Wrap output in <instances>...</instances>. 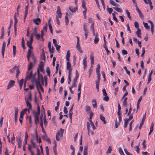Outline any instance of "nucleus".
<instances>
[{
  "instance_id": "obj_55",
  "label": "nucleus",
  "mask_w": 155,
  "mask_h": 155,
  "mask_svg": "<svg viewBox=\"0 0 155 155\" xmlns=\"http://www.w3.org/2000/svg\"><path fill=\"white\" fill-rule=\"evenodd\" d=\"M134 26L136 28L138 29V28H138V25L139 24L138 23L137 21H135L134 22Z\"/></svg>"
},
{
  "instance_id": "obj_46",
  "label": "nucleus",
  "mask_w": 155,
  "mask_h": 155,
  "mask_svg": "<svg viewBox=\"0 0 155 155\" xmlns=\"http://www.w3.org/2000/svg\"><path fill=\"white\" fill-rule=\"evenodd\" d=\"M33 67L32 63V62H30L28 65V70L31 69Z\"/></svg>"
},
{
  "instance_id": "obj_37",
  "label": "nucleus",
  "mask_w": 155,
  "mask_h": 155,
  "mask_svg": "<svg viewBox=\"0 0 155 155\" xmlns=\"http://www.w3.org/2000/svg\"><path fill=\"white\" fill-rule=\"evenodd\" d=\"M27 100H28L26 101V102L28 101L29 103V101H32L31 94V93H29V97L27 98Z\"/></svg>"
},
{
  "instance_id": "obj_36",
  "label": "nucleus",
  "mask_w": 155,
  "mask_h": 155,
  "mask_svg": "<svg viewBox=\"0 0 155 155\" xmlns=\"http://www.w3.org/2000/svg\"><path fill=\"white\" fill-rule=\"evenodd\" d=\"M46 71L47 73V75L48 76H50V71L49 67H48L47 68Z\"/></svg>"
},
{
  "instance_id": "obj_19",
  "label": "nucleus",
  "mask_w": 155,
  "mask_h": 155,
  "mask_svg": "<svg viewBox=\"0 0 155 155\" xmlns=\"http://www.w3.org/2000/svg\"><path fill=\"white\" fill-rule=\"evenodd\" d=\"M141 30L139 28H138L137 29V31L136 32V34L137 35L138 37L139 38H141Z\"/></svg>"
},
{
  "instance_id": "obj_24",
  "label": "nucleus",
  "mask_w": 155,
  "mask_h": 155,
  "mask_svg": "<svg viewBox=\"0 0 155 155\" xmlns=\"http://www.w3.org/2000/svg\"><path fill=\"white\" fill-rule=\"evenodd\" d=\"M90 124L88 122H87V129L88 130V135H89L90 132Z\"/></svg>"
},
{
  "instance_id": "obj_17",
  "label": "nucleus",
  "mask_w": 155,
  "mask_h": 155,
  "mask_svg": "<svg viewBox=\"0 0 155 155\" xmlns=\"http://www.w3.org/2000/svg\"><path fill=\"white\" fill-rule=\"evenodd\" d=\"M94 43L95 44H97V43L99 41V38H98V35L97 34H96L94 40Z\"/></svg>"
},
{
  "instance_id": "obj_15",
  "label": "nucleus",
  "mask_w": 155,
  "mask_h": 155,
  "mask_svg": "<svg viewBox=\"0 0 155 155\" xmlns=\"http://www.w3.org/2000/svg\"><path fill=\"white\" fill-rule=\"evenodd\" d=\"M92 105L94 108L97 107V103L95 99H94L92 101Z\"/></svg>"
},
{
  "instance_id": "obj_34",
  "label": "nucleus",
  "mask_w": 155,
  "mask_h": 155,
  "mask_svg": "<svg viewBox=\"0 0 155 155\" xmlns=\"http://www.w3.org/2000/svg\"><path fill=\"white\" fill-rule=\"evenodd\" d=\"M85 110L86 112L90 113L91 111V107L89 106H86L85 107Z\"/></svg>"
},
{
  "instance_id": "obj_28",
  "label": "nucleus",
  "mask_w": 155,
  "mask_h": 155,
  "mask_svg": "<svg viewBox=\"0 0 155 155\" xmlns=\"http://www.w3.org/2000/svg\"><path fill=\"white\" fill-rule=\"evenodd\" d=\"M15 116H18V109L17 107H15Z\"/></svg>"
},
{
  "instance_id": "obj_32",
  "label": "nucleus",
  "mask_w": 155,
  "mask_h": 155,
  "mask_svg": "<svg viewBox=\"0 0 155 155\" xmlns=\"http://www.w3.org/2000/svg\"><path fill=\"white\" fill-rule=\"evenodd\" d=\"M17 67L16 66H15L13 67V68L10 69L9 71V72L10 73H12L14 72V71H15L16 69L17 68Z\"/></svg>"
},
{
  "instance_id": "obj_44",
  "label": "nucleus",
  "mask_w": 155,
  "mask_h": 155,
  "mask_svg": "<svg viewBox=\"0 0 155 155\" xmlns=\"http://www.w3.org/2000/svg\"><path fill=\"white\" fill-rule=\"evenodd\" d=\"M45 150L46 155H50L49 153V148L48 146H46V147Z\"/></svg>"
},
{
  "instance_id": "obj_16",
  "label": "nucleus",
  "mask_w": 155,
  "mask_h": 155,
  "mask_svg": "<svg viewBox=\"0 0 155 155\" xmlns=\"http://www.w3.org/2000/svg\"><path fill=\"white\" fill-rule=\"evenodd\" d=\"M109 3L110 4L113 6H119V5L117 4L113 0H110Z\"/></svg>"
},
{
  "instance_id": "obj_51",
  "label": "nucleus",
  "mask_w": 155,
  "mask_h": 155,
  "mask_svg": "<svg viewBox=\"0 0 155 155\" xmlns=\"http://www.w3.org/2000/svg\"><path fill=\"white\" fill-rule=\"evenodd\" d=\"M142 99V97H140L138 100V102L137 103V108L138 109L139 107V104L140 103V102L141 101Z\"/></svg>"
},
{
  "instance_id": "obj_50",
  "label": "nucleus",
  "mask_w": 155,
  "mask_h": 155,
  "mask_svg": "<svg viewBox=\"0 0 155 155\" xmlns=\"http://www.w3.org/2000/svg\"><path fill=\"white\" fill-rule=\"evenodd\" d=\"M85 5H86L85 2L84 1H82V7L84 9H87L86 8Z\"/></svg>"
},
{
  "instance_id": "obj_64",
  "label": "nucleus",
  "mask_w": 155,
  "mask_h": 155,
  "mask_svg": "<svg viewBox=\"0 0 155 155\" xmlns=\"http://www.w3.org/2000/svg\"><path fill=\"white\" fill-rule=\"evenodd\" d=\"M35 36L36 38L38 40H39L40 38V35L39 34H37L35 35Z\"/></svg>"
},
{
  "instance_id": "obj_47",
  "label": "nucleus",
  "mask_w": 155,
  "mask_h": 155,
  "mask_svg": "<svg viewBox=\"0 0 155 155\" xmlns=\"http://www.w3.org/2000/svg\"><path fill=\"white\" fill-rule=\"evenodd\" d=\"M126 12L127 14L128 17L130 19H131V17L130 16V13L127 10H126Z\"/></svg>"
},
{
  "instance_id": "obj_57",
  "label": "nucleus",
  "mask_w": 155,
  "mask_h": 155,
  "mask_svg": "<svg viewBox=\"0 0 155 155\" xmlns=\"http://www.w3.org/2000/svg\"><path fill=\"white\" fill-rule=\"evenodd\" d=\"M56 144L53 147V150L54 152L55 155H57V152L56 150Z\"/></svg>"
},
{
  "instance_id": "obj_42",
  "label": "nucleus",
  "mask_w": 155,
  "mask_h": 155,
  "mask_svg": "<svg viewBox=\"0 0 155 155\" xmlns=\"http://www.w3.org/2000/svg\"><path fill=\"white\" fill-rule=\"evenodd\" d=\"M74 106V104H73L71 108L70 109V110L69 111V115H72L73 112H72V110Z\"/></svg>"
},
{
  "instance_id": "obj_35",
  "label": "nucleus",
  "mask_w": 155,
  "mask_h": 155,
  "mask_svg": "<svg viewBox=\"0 0 155 155\" xmlns=\"http://www.w3.org/2000/svg\"><path fill=\"white\" fill-rule=\"evenodd\" d=\"M44 63L43 62H41L39 65V68H44Z\"/></svg>"
},
{
  "instance_id": "obj_48",
  "label": "nucleus",
  "mask_w": 155,
  "mask_h": 155,
  "mask_svg": "<svg viewBox=\"0 0 155 155\" xmlns=\"http://www.w3.org/2000/svg\"><path fill=\"white\" fill-rule=\"evenodd\" d=\"M148 1V2H147L148 4L150 5L151 10L153 8V6H152L151 5L152 3V2H151V0H149Z\"/></svg>"
},
{
  "instance_id": "obj_1",
  "label": "nucleus",
  "mask_w": 155,
  "mask_h": 155,
  "mask_svg": "<svg viewBox=\"0 0 155 155\" xmlns=\"http://www.w3.org/2000/svg\"><path fill=\"white\" fill-rule=\"evenodd\" d=\"M26 104L28 107V112H29L30 110H31L33 114L34 115V120L36 124L39 123V116L40 114V107L38 104L37 106V112H35L34 110L32 109V106L30 103H29L28 101L26 102Z\"/></svg>"
},
{
  "instance_id": "obj_54",
  "label": "nucleus",
  "mask_w": 155,
  "mask_h": 155,
  "mask_svg": "<svg viewBox=\"0 0 155 155\" xmlns=\"http://www.w3.org/2000/svg\"><path fill=\"white\" fill-rule=\"evenodd\" d=\"M31 142L34 148H35L36 147L35 143L34 142V140L32 139L31 140Z\"/></svg>"
},
{
  "instance_id": "obj_27",
  "label": "nucleus",
  "mask_w": 155,
  "mask_h": 155,
  "mask_svg": "<svg viewBox=\"0 0 155 155\" xmlns=\"http://www.w3.org/2000/svg\"><path fill=\"white\" fill-rule=\"evenodd\" d=\"M25 42L24 41V38H22L21 41V47L23 48L24 49H25L26 47L25 45Z\"/></svg>"
},
{
  "instance_id": "obj_9",
  "label": "nucleus",
  "mask_w": 155,
  "mask_h": 155,
  "mask_svg": "<svg viewBox=\"0 0 155 155\" xmlns=\"http://www.w3.org/2000/svg\"><path fill=\"white\" fill-rule=\"evenodd\" d=\"M146 116V113H145V114L143 115V117L142 120L140 124V125L139 127V129H141L145 119V117Z\"/></svg>"
},
{
  "instance_id": "obj_60",
  "label": "nucleus",
  "mask_w": 155,
  "mask_h": 155,
  "mask_svg": "<svg viewBox=\"0 0 155 155\" xmlns=\"http://www.w3.org/2000/svg\"><path fill=\"white\" fill-rule=\"evenodd\" d=\"M103 100L106 101H107L109 100L108 97L106 96H105L103 98Z\"/></svg>"
},
{
  "instance_id": "obj_40",
  "label": "nucleus",
  "mask_w": 155,
  "mask_h": 155,
  "mask_svg": "<svg viewBox=\"0 0 155 155\" xmlns=\"http://www.w3.org/2000/svg\"><path fill=\"white\" fill-rule=\"evenodd\" d=\"M67 70H69L70 68L71 67V65L70 63L69 62V61H68L67 63Z\"/></svg>"
},
{
  "instance_id": "obj_30",
  "label": "nucleus",
  "mask_w": 155,
  "mask_h": 155,
  "mask_svg": "<svg viewBox=\"0 0 155 155\" xmlns=\"http://www.w3.org/2000/svg\"><path fill=\"white\" fill-rule=\"evenodd\" d=\"M24 115L22 114H20V117L19 118V120L21 124L22 123V119Z\"/></svg>"
},
{
  "instance_id": "obj_26",
  "label": "nucleus",
  "mask_w": 155,
  "mask_h": 155,
  "mask_svg": "<svg viewBox=\"0 0 155 155\" xmlns=\"http://www.w3.org/2000/svg\"><path fill=\"white\" fill-rule=\"evenodd\" d=\"M113 9L117 12H122V11L121 9L118 7H114Z\"/></svg>"
},
{
  "instance_id": "obj_53",
  "label": "nucleus",
  "mask_w": 155,
  "mask_h": 155,
  "mask_svg": "<svg viewBox=\"0 0 155 155\" xmlns=\"http://www.w3.org/2000/svg\"><path fill=\"white\" fill-rule=\"evenodd\" d=\"M41 58L44 60V61H45V53L44 52H43L42 53L41 56Z\"/></svg>"
},
{
  "instance_id": "obj_49",
  "label": "nucleus",
  "mask_w": 155,
  "mask_h": 155,
  "mask_svg": "<svg viewBox=\"0 0 155 155\" xmlns=\"http://www.w3.org/2000/svg\"><path fill=\"white\" fill-rule=\"evenodd\" d=\"M15 139V136H13L11 138V143L12 144L15 145V142L14 141Z\"/></svg>"
},
{
  "instance_id": "obj_56",
  "label": "nucleus",
  "mask_w": 155,
  "mask_h": 155,
  "mask_svg": "<svg viewBox=\"0 0 155 155\" xmlns=\"http://www.w3.org/2000/svg\"><path fill=\"white\" fill-rule=\"evenodd\" d=\"M154 25L151 26V31L152 32V35L153 34L154 30Z\"/></svg>"
},
{
  "instance_id": "obj_4",
  "label": "nucleus",
  "mask_w": 155,
  "mask_h": 155,
  "mask_svg": "<svg viewBox=\"0 0 155 155\" xmlns=\"http://www.w3.org/2000/svg\"><path fill=\"white\" fill-rule=\"evenodd\" d=\"M37 73L38 74V79L40 80L41 79V81L43 84H44V81L43 79V75H40L39 68H38L37 70Z\"/></svg>"
},
{
  "instance_id": "obj_11",
  "label": "nucleus",
  "mask_w": 155,
  "mask_h": 155,
  "mask_svg": "<svg viewBox=\"0 0 155 155\" xmlns=\"http://www.w3.org/2000/svg\"><path fill=\"white\" fill-rule=\"evenodd\" d=\"M83 64L84 65V70H85L87 67L86 57H85L83 60Z\"/></svg>"
},
{
  "instance_id": "obj_52",
  "label": "nucleus",
  "mask_w": 155,
  "mask_h": 155,
  "mask_svg": "<svg viewBox=\"0 0 155 155\" xmlns=\"http://www.w3.org/2000/svg\"><path fill=\"white\" fill-rule=\"evenodd\" d=\"M119 123L118 122H117V120L116 119L115 122V128H117L119 127Z\"/></svg>"
},
{
  "instance_id": "obj_39",
  "label": "nucleus",
  "mask_w": 155,
  "mask_h": 155,
  "mask_svg": "<svg viewBox=\"0 0 155 155\" xmlns=\"http://www.w3.org/2000/svg\"><path fill=\"white\" fill-rule=\"evenodd\" d=\"M107 10L110 14H111L113 11V10L111 8H109L108 7L107 8Z\"/></svg>"
},
{
  "instance_id": "obj_20",
  "label": "nucleus",
  "mask_w": 155,
  "mask_h": 155,
  "mask_svg": "<svg viewBox=\"0 0 155 155\" xmlns=\"http://www.w3.org/2000/svg\"><path fill=\"white\" fill-rule=\"evenodd\" d=\"M127 97H126L124 98V101H123V106L124 107H127Z\"/></svg>"
},
{
  "instance_id": "obj_13",
  "label": "nucleus",
  "mask_w": 155,
  "mask_h": 155,
  "mask_svg": "<svg viewBox=\"0 0 155 155\" xmlns=\"http://www.w3.org/2000/svg\"><path fill=\"white\" fill-rule=\"evenodd\" d=\"M35 83H36V85L37 87V88L38 89V87H39L41 85L40 83V81H41V79H40V80L39 79H38V80H37V81L36 80V79H35Z\"/></svg>"
},
{
  "instance_id": "obj_25",
  "label": "nucleus",
  "mask_w": 155,
  "mask_h": 155,
  "mask_svg": "<svg viewBox=\"0 0 155 155\" xmlns=\"http://www.w3.org/2000/svg\"><path fill=\"white\" fill-rule=\"evenodd\" d=\"M100 118L102 121L104 122V124H105L106 123L105 117L101 114L100 115Z\"/></svg>"
},
{
  "instance_id": "obj_10",
  "label": "nucleus",
  "mask_w": 155,
  "mask_h": 155,
  "mask_svg": "<svg viewBox=\"0 0 155 155\" xmlns=\"http://www.w3.org/2000/svg\"><path fill=\"white\" fill-rule=\"evenodd\" d=\"M42 138L44 140L47 141L49 143H51V142L50 139L48 137L46 134H45L43 135L42 137Z\"/></svg>"
},
{
  "instance_id": "obj_63",
  "label": "nucleus",
  "mask_w": 155,
  "mask_h": 155,
  "mask_svg": "<svg viewBox=\"0 0 155 155\" xmlns=\"http://www.w3.org/2000/svg\"><path fill=\"white\" fill-rule=\"evenodd\" d=\"M27 111V109H23L22 110L20 114H23V115H24L25 113Z\"/></svg>"
},
{
  "instance_id": "obj_29",
  "label": "nucleus",
  "mask_w": 155,
  "mask_h": 155,
  "mask_svg": "<svg viewBox=\"0 0 155 155\" xmlns=\"http://www.w3.org/2000/svg\"><path fill=\"white\" fill-rule=\"evenodd\" d=\"M27 45L30 48H32V43H31V42H29L28 41H27Z\"/></svg>"
},
{
  "instance_id": "obj_23",
  "label": "nucleus",
  "mask_w": 155,
  "mask_h": 155,
  "mask_svg": "<svg viewBox=\"0 0 155 155\" xmlns=\"http://www.w3.org/2000/svg\"><path fill=\"white\" fill-rule=\"evenodd\" d=\"M83 155H87V147L85 146L84 150Z\"/></svg>"
},
{
  "instance_id": "obj_41",
  "label": "nucleus",
  "mask_w": 155,
  "mask_h": 155,
  "mask_svg": "<svg viewBox=\"0 0 155 155\" xmlns=\"http://www.w3.org/2000/svg\"><path fill=\"white\" fill-rule=\"evenodd\" d=\"M139 143L138 145V146H137L135 147V149L137 153H139V150L140 149L139 148Z\"/></svg>"
},
{
  "instance_id": "obj_45",
  "label": "nucleus",
  "mask_w": 155,
  "mask_h": 155,
  "mask_svg": "<svg viewBox=\"0 0 155 155\" xmlns=\"http://www.w3.org/2000/svg\"><path fill=\"white\" fill-rule=\"evenodd\" d=\"M112 150L111 147V146H109L108 150L107 151V153H111Z\"/></svg>"
},
{
  "instance_id": "obj_33",
  "label": "nucleus",
  "mask_w": 155,
  "mask_h": 155,
  "mask_svg": "<svg viewBox=\"0 0 155 155\" xmlns=\"http://www.w3.org/2000/svg\"><path fill=\"white\" fill-rule=\"evenodd\" d=\"M118 151L120 155H125L121 147L119 148Z\"/></svg>"
},
{
  "instance_id": "obj_21",
  "label": "nucleus",
  "mask_w": 155,
  "mask_h": 155,
  "mask_svg": "<svg viewBox=\"0 0 155 155\" xmlns=\"http://www.w3.org/2000/svg\"><path fill=\"white\" fill-rule=\"evenodd\" d=\"M24 81V80L23 79H21L19 82V87L20 89H21L22 87V85L23 84Z\"/></svg>"
},
{
  "instance_id": "obj_8",
  "label": "nucleus",
  "mask_w": 155,
  "mask_h": 155,
  "mask_svg": "<svg viewBox=\"0 0 155 155\" xmlns=\"http://www.w3.org/2000/svg\"><path fill=\"white\" fill-rule=\"evenodd\" d=\"M33 21L36 25H38L41 22V20L40 18H37L36 19H34Z\"/></svg>"
},
{
  "instance_id": "obj_43",
  "label": "nucleus",
  "mask_w": 155,
  "mask_h": 155,
  "mask_svg": "<svg viewBox=\"0 0 155 155\" xmlns=\"http://www.w3.org/2000/svg\"><path fill=\"white\" fill-rule=\"evenodd\" d=\"M28 137V135L27 132H26L25 134V137L24 139V141L25 142L27 143V140Z\"/></svg>"
},
{
  "instance_id": "obj_3",
  "label": "nucleus",
  "mask_w": 155,
  "mask_h": 155,
  "mask_svg": "<svg viewBox=\"0 0 155 155\" xmlns=\"http://www.w3.org/2000/svg\"><path fill=\"white\" fill-rule=\"evenodd\" d=\"M83 30L84 32V35L85 36V39H87V36L88 35L89 32L87 31V26L84 25L83 26Z\"/></svg>"
},
{
  "instance_id": "obj_18",
  "label": "nucleus",
  "mask_w": 155,
  "mask_h": 155,
  "mask_svg": "<svg viewBox=\"0 0 155 155\" xmlns=\"http://www.w3.org/2000/svg\"><path fill=\"white\" fill-rule=\"evenodd\" d=\"M90 59L91 60V67L92 68L93 67V65L94 64V57L93 55H91L90 57Z\"/></svg>"
},
{
  "instance_id": "obj_7",
  "label": "nucleus",
  "mask_w": 155,
  "mask_h": 155,
  "mask_svg": "<svg viewBox=\"0 0 155 155\" xmlns=\"http://www.w3.org/2000/svg\"><path fill=\"white\" fill-rule=\"evenodd\" d=\"M56 13L58 15L59 18H61L62 17L61 13V9L59 6L57 7V11H56Z\"/></svg>"
},
{
  "instance_id": "obj_59",
  "label": "nucleus",
  "mask_w": 155,
  "mask_h": 155,
  "mask_svg": "<svg viewBox=\"0 0 155 155\" xmlns=\"http://www.w3.org/2000/svg\"><path fill=\"white\" fill-rule=\"evenodd\" d=\"M55 45V47H56V50L58 51H59L60 49L61 46L59 45Z\"/></svg>"
},
{
  "instance_id": "obj_2",
  "label": "nucleus",
  "mask_w": 155,
  "mask_h": 155,
  "mask_svg": "<svg viewBox=\"0 0 155 155\" xmlns=\"http://www.w3.org/2000/svg\"><path fill=\"white\" fill-rule=\"evenodd\" d=\"M64 131V130L61 128L57 131L56 135V139L57 141L60 140V137H62Z\"/></svg>"
},
{
  "instance_id": "obj_6",
  "label": "nucleus",
  "mask_w": 155,
  "mask_h": 155,
  "mask_svg": "<svg viewBox=\"0 0 155 155\" xmlns=\"http://www.w3.org/2000/svg\"><path fill=\"white\" fill-rule=\"evenodd\" d=\"M15 81H14L11 80L7 86V89H9L10 88L13 87L15 84Z\"/></svg>"
},
{
  "instance_id": "obj_12",
  "label": "nucleus",
  "mask_w": 155,
  "mask_h": 155,
  "mask_svg": "<svg viewBox=\"0 0 155 155\" xmlns=\"http://www.w3.org/2000/svg\"><path fill=\"white\" fill-rule=\"evenodd\" d=\"M76 48L81 53H83V51L81 49L80 45L78 42L77 43Z\"/></svg>"
},
{
  "instance_id": "obj_22",
  "label": "nucleus",
  "mask_w": 155,
  "mask_h": 155,
  "mask_svg": "<svg viewBox=\"0 0 155 155\" xmlns=\"http://www.w3.org/2000/svg\"><path fill=\"white\" fill-rule=\"evenodd\" d=\"M70 53L69 52V51H67V54H66V60L67 61H69V60H69V58L70 57Z\"/></svg>"
},
{
  "instance_id": "obj_14",
  "label": "nucleus",
  "mask_w": 155,
  "mask_h": 155,
  "mask_svg": "<svg viewBox=\"0 0 155 155\" xmlns=\"http://www.w3.org/2000/svg\"><path fill=\"white\" fill-rule=\"evenodd\" d=\"M69 9L71 12H74L77 10L78 8L77 7V6H76V7L73 8L72 7H69Z\"/></svg>"
},
{
  "instance_id": "obj_61",
  "label": "nucleus",
  "mask_w": 155,
  "mask_h": 155,
  "mask_svg": "<svg viewBox=\"0 0 155 155\" xmlns=\"http://www.w3.org/2000/svg\"><path fill=\"white\" fill-rule=\"evenodd\" d=\"M49 51L51 53H54V48L53 47L51 48V49H49Z\"/></svg>"
},
{
  "instance_id": "obj_58",
  "label": "nucleus",
  "mask_w": 155,
  "mask_h": 155,
  "mask_svg": "<svg viewBox=\"0 0 155 155\" xmlns=\"http://www.w3.org/2000/svg\"><path fill=\"white\" fill-rule=\"evenodd\" d=\"M124 151L127 155H132L126 149H124Z\"/></svg>"
},
{
  "instance_id": "obj_38",
  "label": "nucleus",
  "mask_w": 155,
  "mask_h": 155,
  "mask_svg": "<svg viewBox=\"0 0 155 155\" xmlns=\"http://www.w3.org/2000/svg\"><path fill=\"white\" fill-rule=\"evenodd\" d=\"M100 66L99 64L97 65V67L96 68V72L97 73H100Z\"/></svg>"
},
{
  "instance_id": "obj_31",
  "label": "nucleus",
  "mask_w": 155,
  "mask_h": 155,
  "mask_svg": "<svg viewBox=\"0 0 155 155\" xmlns=\"http://www.w3.org/2000/svg\"><path fill=\"white\" fill-rule=\"evenodd\" d=\"M143 23L144 25V27L147 30H148L150 28V27L148 25L147 23L143 22Z\"/></svg>"
},
{
  "instance_id": "obj_62",
  "label": "nucleus",
  "mask_w": 155,
  "mask_h": 155,
  "mask_svg": "<svg viewBox=\"0 0 155 155\" xmlns=\"http://www.w3.org/2000/svg\"><path fill=\"white\" fill-rule=\"evenodd\" d=\"M91 30L92 31H94V23H93L91 26Z\"/></svg>"
},
{
  "instance_id": "obj_5",
  "label": "nucleus",
  "mask_w": 155,
  "mask_h": 155,
  "mask_svg": "<svg viewBox=\"0 0 155 155\" xmlns=\"http://www.w3.org/2000/svg\"><path fill=\"white\" fill-rule=\"evenodd\" d=\"M16 140L18 143V148H20L21 146V140L20 137H18L16 138Z\"/></svg>"
}]
</instances>
